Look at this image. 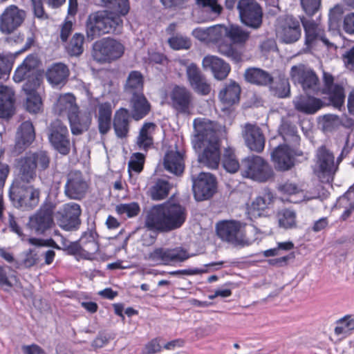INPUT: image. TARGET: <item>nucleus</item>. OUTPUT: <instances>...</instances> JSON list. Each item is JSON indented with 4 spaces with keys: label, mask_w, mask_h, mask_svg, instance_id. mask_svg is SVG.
I'll use <instances>...</instances> for the list:
<instances>
[{
    "label": "nucleus",
    "mask_w": 354,
    "mask_h": 354,
    "mask_svg": "<svg viewBox=\"0 0 354 354\" xmlns=\"http://www.w3.org/2000/svg\"><path fill=\"white\" fill-rule=\"evenodd\" d=\"M107 10L91 13L86 21V39L91 41L105 34H120L123 27L122 17L130 10L129 0H101Z\"/></svg>",
    "instance_id": "f257e3e1"
},
{
    "label": "nucleus",
    "mask_w": 354,
    "mask_h": 354,
    "mask_svg": "<svg viewBox=\"0 0 354 354\" xmlns=\"http://www.w3.org/2000/svg\"><path fill=\"white\" fill-rule=\"evenodd\" d=\"M194 135L192 142L198 155V162L211 169L218 168L221 161L220 140L215 124L207 119L194 120Z\"/></svg>",
    "instance_id": "f03ea898"
},
{
    "label": "nucleus",
    "mask_w": 354,
    "mask_h": 354,
    "mask_svg": "<svg viewBox=\"0 0 354 354\" xmlns=\"http://www.w3.org/2000/svg\"><path fill=\"white\" fill-rule=\"evenodd\" d=\"M187 216V209L171 201L151 207L147 212L145 225L151 230L169 232L181 227Z\"/></svg>",
    "instance_id": "7ed1b4c3"
},
{
    "label": "nucleus",
    "mask_w": 354,
    "mask_h": 354,
    "mask_svg": "<svg viewBox=\"0 0 354 354\" xmlns=\"http://www.w3.org/2000/svg\"><path fill=\"white\" fill-rule=\"evenodd\" d=\"M279 131L285 144L275 148L271 157L277 169L286 171L294 165L295 156L303 155L299 148L301 138L296 126L288 121L282 122Z\"/></svg>",
    "instance_id": "20e7f679"
},
{
    "label": "nucleus",
    "mask_w": 354,
    "mask_h": 354,
    "mask_svg": "<svg viewBox=\"0 0 354 354\" xmlns=\"http://www.w3.org/2000/svg\"><path fill=\"white\" fill-rule=\"evenodd\" d=\"M51 158L50 153L44 150L30 151L21 157L17 161V175L22 180H35L38 176L43 183L48 184L50 180L46 176V172L50 167Z\"/></svg>",
    "instance_id": "39448f33"
},
{
    "label": "nucleus",
    "mask_w": 354,
    "mask_h": 354,
    "mask_svg": "<svg viewBox=\"0 0 354 354\" xmlns=\"http://www.w3.org/2000/svg\"><path fill=\"white\" fill-rule=\"evenodd\" d=\"M34 180H22L17 175L9 191V198L15 207L24 209H32L39 203V189L31 183Z\"/></svg>",
    "instance_id": "423d86ee"
},
{
    "label": "nucleus",
    "mask_w": 354,
    "mask_h": 354,
    "mask_svg": "<svg viewBox=\"0 0 354 354\" xmlns=\"http://www.w3.org/2000/svg\"><path fill=\"white\" fill-rule=\"evenodd\" d=\"M224 32L231 43L221 41L218 44V53L230 59L235 64L243 60V50L236 46V44H243L248 39L249 32L238 26L232 25L224 28Z\"/></svg>",
    "instance_id": "0eeeda50"
},
{
    "label": "nucleus",
    "mask_w": 354,
    "mask_h": 354,
    "mask_svg": "<svg viewBox=\"0 0 354 354\" xmlns=\"http://www.w3.org/2000/svg\"><path fill=\"white\" fill-rule=\"evenodd\" d=\"M315 157V174L322 183L331 184L339 170L333 153L322 145L317 149Z\"/></svg>",
    "instance_id": "6e6552de"
},
{
    "label": "nucleus",
    "mask_w": 354,
    "mask_h": 354,
    "mask_svg": "<svg viewBox=\"0 0 354 354\" xmlns=\"http://www.w3.org/2000/svg\"><path fill=\"white\" fill-rule=\"evenodd\" d=\"M241 174L243 177L263 183L274 176L272 167L263 158L259 156H248L241 161Z\"/></svg>",
    "instance_id": "1a4fd4ad"
},
{
    "label": "nucleus",
    "mask_w": 354,
    "mask_h": 354,
    "mask_svg": "<svg viewBox=\"0 0 354 354\" xmlns=\"http://www.w3.org/2000/svg\"><path fill=\"white\" fill-rule=\"evenodd\" d=\"M187 252L182 248H156L144 257L153 266L169 265L172 262H183L189 259Z\"/></svg>",
    "instance_id": "9d476101"
},
{
    "label": "nucleus",
    "mask_w": 354,
    "mask_h": 354,
    "mask_svg": "<svg viewBox=\"0 0 354 354\" xmlns=\"http://www.w3.org/2000/svg\"><path fill=\"white\" fill-rule=\"evenodd\" d=\"M94 57L99 62H111L121 57L124 47L118 41L107 37L97 41L93 46Z\"/></svg>",
    "instance_id": "9b49d317"
},
{
    "label": "nucleus",
    "mask_w": 354,
    "mask_h": 354,
    "mask_svg": "<svg viewBox=\"0 0 354 354\" xmlns=\"http://www.w3.org/2000/svg\"><path fill=\"white\" fill-rule=\"evenodd\" d=\"M48 140L53 147L60 154L66 156L71 151V141L68 128L62 121H53L48 129Z\"/></svg>",
    "instance_id": "f8f14e48"
},
{
    "label": "nucleus",
    "mask_w": 354,
    "mask_h": 354,
    "mask_svg": "<svg viewBox=\"0 0 354 354\" xmlns=\"http://www.w3.org/2000/svg\"><path fill=\"white\" fill-rule=\"evenodd\" d=\"M277 35L279 41L286 44L297 41L301 35L300 21L292 15H285L279 19Z\"/></svg>",
    "instance_id": "ddd939ff"
},
{
    "label": "nucleus",
    "mask_w": 354,
    "mask_h": 354,
    "mask_svg": "<svg viewBox=\"0 0 354 354\" xmlns=\"http://www.w3.org/2000/svg\"><path fill=\"white\" fill-rule=\"evenodd\" d=\"M26 12L16 5L7 6L0 15V31L10 35L18 30L24 23Z\"/></svg>",
    "instance_id": "4468645a"
},
{
    "label": "nucleus",
    "mask_w": 354,
    "mask_h": 354,
    "mask_svg": "<svg viewBox=\"0 0 354 354\" xmlns=\"http://www.w3.org/2000/svg\"><path fill=\"white\" fill-rule=\"evenodd\" d=\"M237 9L241 21L245 26L254 29L261 26L263 11L256 0H239Z\"/></svg>",
    "instance_id": "2eb2a0df"
},
{
    "label": "nucleus",
    "mask_w": 354,
    "mask_h": 354,
    "mask_svg": "<svg viewBox=\"0 0 354 354\" xmlns=\"http://www.w3.org/2000/svg\"><path fill=\"white\" fill-rule=\"evenodd\" d=\"M192 189L196 201L209 199L216 189V180L214 176L205 172H201L197 177L192 175Z\"/></svg>",
    "instance_id": "dca6fc26"
},
{
    "label": "nucleus",
    "mask_w": 354,
    "mask_h": 354,
    "mask_svg": "<svg viewBox=\"0 0 354 354\" xmlns=\"http://www.w3.org/2000/svg\"><path fill=\"white\" fill-rule=\"evenodd\" d=\"M81 213L79 204L73 202L64 204L57 212L59 226L66 231L77 230L81 224Z\"/></svg>",
    "instance_id": "f3484780"
},
{
    "label": "nucleus",
    "mask_w": 354,
    "mask_h": 354,
    "mask_svg": "<svg viewBox=\"0 0 354 354\" xmlns=\"http://www.w3.org/2000/svg\"><path fill=\"white\" fill-rule=\"evenodd\" d=\"M55 205L52 203L43 204L39 210L30 217L29 225L37 234H44L53 224Z\"/></svg>",
    "instance_id": "a211bd4d"
},
{
    "label": "nucleus",
    "mask_w": 354,
    "mask_h": 354,
    "mask_svg": "<svg viewBox=\"0 0 354 354\" xmlns=\"http://www.w3.org/2000/svg\"><path fill=\"white\" fill-rule=\"evenodd\" d=\"M290 77L292 82L300 84L305 92L315 91L318 87L319 78L316 73L303 64L292 66Z\"/></svg>",
    "instance_id": "6ab92c4d"
},
{
    "label": "nucleus",
    "mask_w": 354,
    "mask_h": 354,
    "mask_svg": "<svg viewBox=\"0 0 354 354\" xmlns=\"http://www.w3.org/2000/svg\"><path fill=\"white\" fill-rule=\"evenodd\" d=\"M324 87L323 94L328 97V104L332 105L335 109L341 110L344 106L345 101V94L344 87L338 84H334L333 76L326 72L323 74Z\"/></svg>",
    "instance_id": "aec40b11"
},
{
    "label": "nucleus",
    "mask_w": 354,
    "mask_h": 354,
    "mask_svg": "<svg viewBox=\"0 0 354 354\" xmlns=\"http://www.w3.org/2000/svg\"><path fill=\"white\" fill-rule=\"evenodd\" d=\"M217 235L223 241L234 245H243L244 240L241 231V223L235 221H223L216 225Z\"/></svg>",
    "instance_id": "412c9836"
},
{
    "label": "nucleus",
    "mask_w": 354,
    "mask_h": 354,
    "mask_svg": "<svg viewBox=\"0 0 354 354\" xmlns=\"http://www.w3.org/2000/svg\"><path fill=\"white\" fill-rule=\"evenodd\" d=\"M186 75L189 86L196 93L207 95L210 93L211 86L196 64L191 63L187 66Z\"/></svg>",
    "instance_id": "4be33fe9"
},
{
    "label": "nucleus",
    "mask_w": 354,
    "mask_h": 354,
    "mask_svg": "<svg viewBox=\"0 0 354 354\" xmlns=\"http://www.w3.org/2000/svg\"><path fill=\"white\" fill-rule=\"evenodd\" d=\"M171 106L179 113H187L192 102L190 91L185 86H175L170 95Z\"/></svg>",
    "instance_id": "5701e85b"
},
{
    "label": "nucleus",
    "mask_w": 354,
    "mask_h": 354,
    "mask_svg": "<svg viewBox=\"0 0 354 354\" xmlns=\"http://www.w3.org/2000/svg\"><path fill=\"white\" fill-rule=\"evenodd\" d=\"M87 188V183L81 174L75 173L68 176L64 186V193L71 199L80 200L84 198Z\"/></svg>",
    "instance_id": "b1692460"
},
{
    "label": "nucleus",
    "mask_w": 354,
    "mask_h": 354,
    "mask_svg": "<svg viewBox=\"0 0 354 354\" xmlns=\"http://www.w3.org/2000/svg\"><path fill=\"white\" fill-rule=\"evenodd\" d=\"M202 64L205 70H210L214 78L218 80H225L231 71L228 63L214 55L205 56Z\"/></svg>",
    "instance_id": "393cba45"
},
{
    "label": "nucleus",
    "mask_w": 354,
    "mask_h": 354,
    "mask_svg": "<svg viewBox=\"0 0 354 354\" xmlns=\"http://www.w3.org/2000/svg\"><path fill=\"white\" fill-rule=\"evenodd\" d=\"M243 138L246 146L256 152H261L265 147V137L259 127L251 124L245 126Z\"/></svg>",
    "instance_id": "a878e982"
},
{
    "label": "nucleus",
    "mask_w": 354,
    "mask_h": 354,
    "mask_svg": "<svg viewBox=\"0 0 354 354\" xmlns=\"http://www.w3.org/2000/svg\"><path fill=\"white\" fill-rule=\"evenodd\" d=\"M129 106L130 115L136 121H139L146 117L151 111V104L144 93L130 95Z\"/></svg>",
    "instance_id": "bb28decb"
},
{
    "label": "nucleus",
    "mask_w": 354,
    "mask_h": 354,
    "mask_svg": "<svg viewBox=\"0 0 354 354\" xmlns=\"http://www.w3.org/2000/svg\"><path fill=\"white\" fill-rule=\"evenodd\" d=\"M70 71L68 67L61 62L53 64L46 72V79L55 88H62L68 82Z\"/></svg>",
    "instance_id": "cd10ccee"
},
{
    "label": "nucleus",
    "mask_w": 354,
    "mask_h": 354,
    "mask_svg": "<svg viewBox=\"0 0 354 354\" xmlns=\"http://www.w3.org/2000/svg\"><path fill=\"white\" fill-rule=\"evenodd\" d=\"M131 115L126 108H120L116 111L113 122V127L117 138H126L130 130Z\"/></svg>",
    "instance_id": "c85d7f7f"
},
{
    "label": "nucleus",
    "mask_w": 354,
    "mask_h": 354,
    "mask_svg": "<svg viewBox=\"0 0 354 354\" xmlns=\"http://www.w3.org/2000/svg\"><path fill=\"white\" fill-rule=\"evenodd\" d=\"M37 59L36 57L33 55H28L15 70L13 75L14 81L15 82H21L33 75H37Z\"/></svg>",
    "instance_id": "c756f323"
},
{
    "label": "nucleus",
    "mask_w": 354,
    "mask_h": 354,
    "mask_svg": "<svg viewBox=\"0 0 354 354\" xmlns=\"http://www.w3.org/2000/svg\"><path fill=\"white\" fill-rule=\"evenodd\" d=\"M293 104L296 110L306 114H314L325 105L322 100L309 95L297 97Z\"/></svg>",
    "instance_id": "7c9ffc66"
},
{
    "label": "nucleus",
    "mask_w": 354,
    "mask_h": 354,
    "mask_svg": "<svg viewBox=\"0 0 354 354\" xmlns=\"http://www.w3.org/2000/svg\"><path fill=\"white\" fill-rule=\"evenodd\" d=\"M163 165L165 170L176 175H181L185 169L183 154L177 150L167 151L163 158Z\"/></svg>",
    "instance_id": "2f4dec72"
},
{
    "label": "nucleus",
    "mask_w": 354,
    "mask_h": 354,
    "mask_svg": "<svg viewBox=\"0 0 354 354\" xmlns=\"http://www.w3.org/2000/svg\"><path fill=\"white\" fill-rule=\"evenodd\" d=\"M35 133L30 121H25L19 126L15 142V149L19 151H24L35 140Z\"/></svg>",
    "instance_id": "473e14b6"
},
{
    "label": "nucleus",
    "mask_w": 354,
    "mask_h": 354,
    "mask_svg": "<svg viewBox=\"0 0 354 354\" xmlns=\"http://www.w3.org/2000/svg\"><path fill=\"white\" fill-rule=\"evenodd\" d=\"M15 92L6 86H0V118H8L15 111Z\"/></svg>",
    "instance_id": "72a5a7b5"
},
{
    "label": "nucleus",
    "mask_w": 354,
    "mask_h": 354,
    "mask_svg": "<svg viewBox=\"0 0 354 354\" xmlns=\"http://www.w3.org/2000/svg\"><path fill=\"white\" fill-rule=\"evenodd\" d=\"M71 133L73 135H81L86 131L91 123V118L89 114L72 111L68 114Z\"/></svg>",
    "instance_id": "f704fd0d"
},
{
    "label": "nucleus",
    "mask_w": 354,
    "mask_h": 354,
    "mask_svg": "<svg viewBox=\"0 0 354 354\" xmlns=\"http://www.w3.org/2000/svg\"><path fill=\"white\" fill-rule=\"evenodd\" d=\"M196 4L203 8L201 22L214 21L220 15L223 10L218 0H196Z\"/></svg>",
    "instance_id": "c9c22d12"
},
{
    "label": "nucleus",
    "mask_w": 354,
    "mask_h": 354,
    "mask_svg": "<svg viewBox=\"0 0 354 354\" xmlns=\"http://www.w3.org/2000/svg\"><path fill=\"white\" fill-rule=\"evenodd\" d=\"M241 87L235 81L226 83L220 91L218 97L220 100L228 106L238 103L240 100Z\"/></svg>",
    "instance_id": "e433bc0d"
},
{
    "label": "nucleus",
    "mask_w": 354,
    "mask_h": 354,
    "mask_svg": "<svg viewBox=\"0 0 354 354\" xmlns=\"http://www.w3.org/2000/svg\"><path fill=\"white\" fill-rule=\"evenodd\" d=\"M144 76L138 71H131L127 78L124 86V91L128 95H133L143 93Z\"/></svg>",
    "instance_id": "4c0bfd02"
},
{
    "label": "nucleus",
    "mask_w": 354,
    "mask_h": 354,
    "mask_svg": "<svg viewBox=\"0 0 354 354\" xmlns=\"http://www.w3.org/2000/svg\"><path fill=\"white\" fill-rule=\"evenodd\" d=\"M244 77L248 82L259 86H267L273 80L268 72L259 68H248L245 71Z\"/></svg>",
    "instance_id": "58836bf2"
},
{
    "label": "nucleus",
    "mask_w": 354,
    "mask_h": 354,
    "mask_svg": "<svg viewBox=\"0 0 354 354\" xmlns=\"http://www.w3.org/2000/svg\"><path fill=\"white\" fill-rule=\"evenodd\" d=\"M301 22L305 32V44L308 46H311L315 41L318 40L322 30L319 24L313 19L303 17L301 19Z\"/></svg>",
    "instance_id": "ea45409f"
},
{
    "label": "nucleus",
    "mask_w": 354,
    "mask_h": 354,
    "mask_svg": "<svg viewBox=\"0 0 354 354\" xmlns=\"http://www.w3.org/2000/svg\"><path fill=\"white\" fill-rule=\"evenodd\" d=\"M354 195V184L349 187L348 191L341 197L337 202V206L339 207H344L340 218L343 221H346L354 211V202L353 201Z\"/></svg>",
    "instance_id": "a19ab883"
},
{
    "label": "nucleus",
    "mask_w": 354,
    "mask_h": 354,
    "mask_svg": "<svg viewBox=\"0 0 354 354\" xmlns=\"http://www.w3.org/2000/svg\"><path fill=\"white\" fill-rule=\"evenodd\" d=\"M270 89L274 95L284 98L289 96L290 93V84L287 78L284 75H279L275 80L269 84Z\"/></svg>",
    "instance_id": "79ce46f5"
},
{
    "label": "nucleus",
    "mask_w": 354,
    "mask_h": 354,
    "mask_svg": "<svg viewBox=\"0 0 354 354\" xmlns=\"http://www.w3.org/2000/svg\"><path fill=\"white\" fill-rule=\"evenodd\" d=\"M222 164L224 169L230 173H235L239 169L241 171V163L239 162L234 153V150L231 147L225 149Z\"/></svg>",
    "instance_id": "37998d69"
},
{
    "label": "nucleus",
    "mask_w": 354,
    "mask_h": 354,
    "mask_svg": "<svg viewBox=\"0 0 354 354\" xmlns=\"http://www.w3.org/2000/svg\"><path fill=\"white\" fill-rule=\"evenodd\" d=\"M84 36L82 33H75L66 46L67 53L73 57H78L84 52Z\"/></svg>",
    "instance_id": "c03bdc74"
},
{
    "label": "nucleus",
    "mask_w": 354,
    "mask_h": 354,
    "mask_svg": "<svg viewBox=\"0 0 354 354\" xmlns=\"http://www.w3.org/2000/svg\"><path fill=\"white\" fill-rule=\"evenodd\" d=\"M170 188L171 186L167 180L158 179L155 185L151 187V198L153 200L164 199L167 196Z\"/></svg>",
    "instance_id": "a18cd8bd"
},
{
    "label": "nucleus",
    "mask_w": 354,
    "mask_h": 354,
    "mask_svg": "<svg viewBox=\"0 0 354 354\" xmlns=\"http://www.w3.org/2000/svg\"><path fill=\"white\" fill-rule=\"evenodd\" d=\"M10 270L9 267L0 266V286L6 292H9L14 286V281H17V277L10 274Z\"/></svg>",
    "instance_id": "49530a36"
},
{
    "label": "nucleus",
    "mask_w": 354,
    "mask_h": 354,
    "mask_svg": "<svg viewBox=\"0 0 354 354\" xmlns=\"http://www.w3.org/2000/svg\"><path fill=\"white\" fill-rule=\"evenodd\" d=\"M279 226L285 229L291 228L296 225V213L290 209H284L278 214Z\"/></svg>",
    "instance_id": "de8ad7c7"
},
{
    "label": "nucleus",
    "mask_w": 354,
    "mask_h": 354,
    "mask_svg": "<svg viewBox=\"0 0 354 354\" xmlns=\"http://www.w3.org/2000/svg\"><path fill=\"white\" fill-rule=\"evenodd\" d=\"M115 211L119 215H126L128 218H133L139 214L140 207L136 202L121 203L116 206Z\"/></svg>",
    "instance_id": "09e8293b"
},
{
    "label": "nucleus",
    "mask_w": 354,
    "mask_h": 354,
    "mask_svg": "<svg viewBox=\"0 0 354 354\" xmlns=\"http://www.w3.org/2000/svg\"><path fill=\"white\" fill-rule=\"evenodd\" d=\"M75 98L70 93L60 95L57 100V106L60 112L68 111V113L72 111H77V107L75 106Z\"/></svg>",
    "instance_id": "8fccbe9b"
},
{
    "label": "nucleus",
    "mask_w": 354,
    "mask_h": 354,
    "mask_svg": "<svg viewBox=\"0 0 354 354\" xmlns=\"http://www.w3.org/2000/svg\"><path fill=\"white\" fill-rule=\"evenodd\" d=\"M24 258L21 263L15 261V265L17 268L23 266L24 268H29L34 266L39 261V256L35 248H30L24 252Z\"/></svg>",
    "instance_id": "3c124183"
},
{
    "label": "nucleus",
    "mask_w": 354,
    "mask_h": 354,
    "mask_svg": "<svg viewBox=\"0 0 354 354\" xmlns=\"http://www.w3.org/2000/svg\"><path fill=\"white\" fill-rule=\"evenodd\" d=\"M14 60L15 57L12 54L0 55V80L10 75Z\"/></svg>",
    "instance_id": "603ef678"
},
{
    "label": "nucleus",
    "mask_w": 354,
    "mask_h": 354,
    "mask_svg": "<svg viewBox=\"0 0 354 354\" xmlns=\"http://www.w3.org/2000/svg\"><path fill=\"white\" fill-rule=\"evenodd\" d=\"M170 47L174 50L189 49L192 45L190 39L182 35H176L168 39Z\"/></svg>",
    "instance_id": "864d4df0"
},
{
    "label": "nucleus",
    "mask_w": 354,
    "mask_h": 354,
    "mask_svg": "<svg viewBox=\"0 0 354 354\" xmlns=\"http://www.w3.org/2000/svg\"><path fill=\"white\" fill-rule=\"evenodd\" d=\"M272 199V194L270 192H266L256 198L252 203V208L254 210H264L271 203Z\"/></svg>",
    "instance_id": "5fc2aeb1"
},
{
    "label": "nucleus",
    "mask_w": 354,
    "mask_h": 354,
    "mask_svg": "<svg viewBox=\"0 0 354 354\" xmlns=\"http://www.w3.org/2000/svg\"><path fill=\"white\" fill-rule=\"evenodd\" d=\"M40 77L39 75H33L30 78L26 80L23 85L22 89L26 95L37 94V89L40 85Z\"/></svg>",
    "instance_id": "6e6d98bb"
},
{
    "label": "nucleus",
    "mask_w": 354,
    "mask_h": 354,
    "mask_svg": "<svg viewBox=\"0 0 354 354\" xmlns=\"http://www.w3.org/2000/svg\"><path fill=\"white\" fill-rule=\"evenodd\" d=\"M41 99L38 93L27 95L26 107L28 112L38 113L41 108Z\"/></svg>",
    "instance_id": "4d7b16f0"
},
{
    "label": "nucleus",
    "mask_w": 354,
    "mask_h": 354,
    "mask_svg": "<svg viewBox=\"0 0 354 354\" xmlns=\"http://www.w3.org/2000/svg\"><path fill=\"white\" fill-rule=\"evenodd\" d=\"M301 5L307 15L313 16L319 10L321 0H301Z\"/></svg>",
    "instance_id": "13d9d810"
},
{
    "label": "nucleus",
    "mask_w": 354,
    "mask_h": 354,
    "mask_svg": "<svg viewBox=\"0 0 354 354\" xmlns=\"http://www.w3.org/2000/svg\"><path fill=\"white\" fill-rule=\"evenodd\" d=\"M5 150L0 149V190L3 187L6 180L10 173V167L8 164L3 162Z\"/></svg>",
    "instance_id": "bf43d9fd"
},
{
    "label": "nucleus",
    "mask_w": 354,
    "mask_h": 354,
    "mask_svg": "<svg viewBox=\"0 0 354 354\" xmlns=\"http://www.w3.org/2000/svg\"><path fill=\"white\" fill-rule=\"evenodd\" d=\"M143 132L144 130L139 131L136 144L139 149L147 151L153 145V137L145 136Z\"/></svg>",
    "instance_id": "052dcab7"
},
{
    "label": "nucleus",
    "mask_w": 354,
    "mask_h": 354,
    "mask_svg": "<svg viewBox=\"0 0 354 354\" xmlns=\"http://www.w3.org/2000/svg\"><path fill=\"white\" fill-rule=\"evenodd\" d=\"M160 337H156L149 342L145 346L143 354H156L161 351Z\"/></svg>",
    "instance_id": "680f3d73"
},
{
    "label": "nucleus",
    "mask_w": 354,
    "mask_h": 354,
    "mask_svg": "<svg viewBox=\"0 0 354 354\" xmlns=\"http://www.w3.org/2000/svg\"><path fill=\"white\" fill-rule=\"evenodd\" d=\"M279 190L288 195L296 194L300 192V189L297 185L291 182H286L279 185Z\"/></svg>",
    "instance_id": "e2e57ef3"
},
{
    "label": "nucleus",
    "mask_w": 354,
    "mask_h": 354,
    "mask_svg": "<svg viewBox=\"0 0 354 354\" xmlns=\"http://www.w3.org/2000/svg\"><path fill=\"white\" fill-rule=\"evenodd\" d=\"M209 270H202L199 268H189V269H184V270H178L176 271H173L170 272V274L176 276L180 274H184V275H196V274H201L203 273H207Z\"/></svg>",
    "instance_id": "0e129e2a"
},
{
    "label": "nucleus",
    "mask_w": 354,
    "mask_h": 354,
    "mask_svg": "<svg viewBox=\"0 0 354 354\" xmlns=\"http://www.w3.org/2000/svg\"><path fill=\"white\" fill-rule=\"evenodd\" d=\"M112 109L110 102H104L99 104V115L100 118L111 119Z\"/></svg>",
    "instance_id": "69168bd1"
},
{
    "label": "nucleus",
    "mask_w": 354,
    "mask_h": 354,
    "mask_svg": "<svg viewBox=\"0 0 354 354\" xmlns=\"http://www.w3.org/2000/svg\"><path fill=\"white\" fill-rule=\"evenodd\" d=\"M73 30V23L71 21H65L61 28L60 39L62 42H66Z\"/></svg>",
    "instance_id": "338daca9"
},
{
    "label": "nucleus",
    "mask_w": 354,
    "mask_h": 354,
    "mask_svg": "<svg viewBox=\"0 0 354 354\" xmlns=\"http://www.w3.org/2000/svg\"><path fill=\"white\" fill-rule=\"evenodd\" d=\"M344 29L348 33H354V12L345 16L344 19Z\"/></svg>",
    "instance_id": "774afa93"
}]
</instances>
